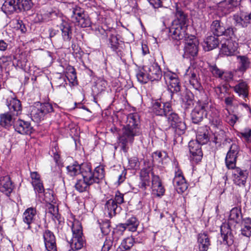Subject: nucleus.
Masks as SVG:
<instances>
[{
	"label": "nucleus",
	"instance_id": "f257e3e1",
	"mask_svg": "<svg viewBox=\"0 0 251 251\" xmlns=\"http://www.w3.org/2000/svg\"><path fill=\"white\" fill-rule=\"evenodd\" d=\"M127 124L122 128L118 138V143L121 150L127 152L129 146L134 142V137L142 134L139 117L137 113L129 114L127 117Z\"/></svg>",
	"mask_w": 251,
	"mask_h": 251
},
{
	"label": "nucleus",
	"instance_id": "f03ea898",
	"mask_svg": "<svg viewBox=\"0 0 251 251\" xmlns=\"http://www.w3.org/2000/svg\"><path fill=\"white\" fill-rule=\"evenodd\" d=\"M82 170V179L78 180L75 184V189L80 192L86 191L90 186L99 183L104 177L105 173L103 167H97L94 170L84 168Z\"/></svg>",
	"mask_w": 251,
	"mask_h": 251
},
{
	"label": "nucleus",
	"instance_id": "7ed1b4c3",
	"mask_svg": "<svg viewBox=\"0 0 251 251\" xmlns=\"http://www.w3.org/2000/svg\"><path fill=\"white\" fill-rule=\"evenodd\" d=\"M241 209L239 207H234L230 211L228 219V224H223L221 226V234L223 242L228 246H231L234 242V236L231 232L229 224H237L242 220Z\"/></svg>",
	"mask_w": 251,
	"mask_h": 251
},
{
	"label": "nucleus",
	"instance_id": "20e7f679",
	"mask_svg": "<svg viewBox=\"0 0 251 251\" xmlns=\"http://www.w3.org/2000/svg\"><path fill=\"white\" fill-rule=\"evenodd\" d=\"M71 228L73 236L69 241L71 250L74 251L80 250L85 245L81 224L78 220L74 219L72 222Z\"/></svg>",
	"mask_w": 251,
	"mask_h": 251
},
{
	"label": "nucleus",
	"instance_id": "39448f33",
	"mask_svg": "<svg viewBox=\"0 0 251 251\" xmlns=\"http://www.w3.org/2000/svg\"><path fill=\"white\" fill-rule=\"evenodd\" d=\"M203 97L199 100L195 108L191 113L192 122L195 124H198L201 122L204 116L208 115V111L210 104L209 103L208 99L204 92L202 93Z\"/></svg>",
	"mask_w": 251,
	"mask_h": 251
},
{
	"label": "nucleus",
	"instance_id": "423d86ee",
	"mask_svg": "<svg viewBox=\"0 0 251 251\" xmlns=\"http://www.w3.org/2000/svg\"><path fill=\"white\" fill-rule=\"evenodd\" d=\"M53 111V107L50 103H38L32 107L30 115L32 120L39 122L43 120L48 114Z\"/></svg>",
	"mask_w": 251,
	"mask_h": 251
},
{
	"label": "nucleus",
	"instance_id": "0eeeda50",
	"mask_svg": "<svg viewBox=\"0 0 251 251\" xmlns=\"http://www.w3.org/2000/svg\"><path fill=\"white\" fill-rule=\"evenodd\" d=\"M184 50V55L187 57H194L197 55L199 50V42L195 36L190 35L187 37L185 40Z\"/></svg>",
	"mask_w": 251,
	"mask_h": 251
},
{
	"label": "nucleus",
	"instance_id": "6e6552de",
	"mask_svg": "<svg viewBox=\"0 0 251 251\" xmlns=\"http://www.w3.org/2000/svg\"><path fill=\"white\" fill-rule=\"evenodd\" d=\"M239 152L240 148L238 145L235 143L232 144L225 158L226 166L228 169H232L236 166Z\"/></svg>",
	"mask_w": 251,
	"mask_h": 251
},
{
	"label": "nucleus",
	"instance_id": "1a4fd4ad",
	"mask_svg": "<svg viewBox=\"0 0 251 251\" xmlns=\"http://www.w3.org/2000/svg\"><path fill=\"white\" fill-rule=\"evenodd\" d=\"M209 120L211 126L213 128L220 130L221 134L224 136L225 132L223 130V122L220 117L219 112L211 104L208 111Z\"/></svg>",
	"mask_w": 251,
	"mask_h": 251
},
{
	"label": "nucleus",
	"instance_id": "9d476101",
	"mask_svg": "<svg viewBox=\"0 0 251 251\" xmlns=\"http://www.w3.org/2000/svg\"><path fill=\"white\" fill-rule=\"evenodd\" d=\"M232 170H233L232 177L233 183L240 187H245L249 176L248 171L236 166Z\"/></svg>",
	"mask_w": 251,
	"mask_h": 251
},
{
	"label": "nucleus",
	"instance_id": "9b49d317",
	"mask_svg": "<svg viewBox=\"0 0 251 251\" xmlns=\"http://www.w3.org/2000/svg\"><path fill=\"white\" fill-rule=\"evenodd\" d=\"M164 79L169 83V89L172 92L177 93L180 91L181 85L178 76L172 72H166L164 75Z\"/></svg>",
	"mask_w": 251,
	"mask_h": 251
},
{
	"label": "nucleus",
	"instance_id": "f8f14e48",
	"mask_svg": "<svg viewBox=\"0 0 251 251\" xmlns=\"http://www.w3.org/2000/svg\"><path fill=\"white\" fill-rule=\"evenodd\" d=\"M185 77L187 78L193 87L199 91L202 90V86L199 80L198 70L194 68L189 67L186 71Z\"/></svg>",
	"mask_w": 251,
	"mask_h": 251
},
{
	"label": "nucleus",
	"instance_id": "ddd939ff",
	"mask_svg": "<svg viewBox=\"0 0 251 251\" xmlns=\"http://www.w3.org/2000/svg\"><path fill=\"white\" fill-rule=\"evenodd\" d=\"M43 236L46 249L48 251H57L56 238L53 233L49 229H46Z\"/></svg>",
	"mask_w": 251,
	"mask_h": 251
},
{
	"label": "nucleus",
	"instance_id": "4468645a",
	"mask_svg": "<svg viewBox=\"0 0 251 251\" xmlns=\"http://www.w3.org/2000/svg\"><path fill=\"white\" fill-rule=\"evenodd\" d=\"M151 189L152 194L156 197H161L164 195L165 189L162 184L161 180L158 176L151 173Z\"/></svg>",
	"mask_w": 251,
	"mask_h": 251
},
{
	"label": "nucleus",
	"instance_id": "2eb2a0df",
	"mask_svg": "<svg viewBox=\"0 0 251 251\" xmlns=\"http://www.w3.org/2000/svg\"><path fill=\"white\" fill-rule=\"evenodd\" d=\"M232 19L235 25L246 27L251 23V13L240 11L233 15Z\"/></svg>",
	"mask_w": 251,
	"mask_h": 251
},
{
	"label": "nucleus",
	"instance_id": "dca6fc26",
	"mask_svg": "<svg viewBox=\"0 0 251 251\" xmlns=\"http://www.w3.org/2000/svg\"><path fill=\"white\" fill-rule=\"evenodd\" d=\"M15 130L21 134L30 135L33 131L32 126L29 122L19 119L14 124Z\"/></svg>",
	"mask_w": 251,
	"mask_h": 251
},
{
	"label": "nucleus",
	"instance_id": "f3484780",
	"mask_svg": "<svg viewBox=\"0 0 251 251\" xmlns=\"http://www.w3.org/2000/svg\"><path fill=\"white\" fill-rule=\"evenodd\" d=\"M14 185L10 176L3 174L0 176V191L8 196L12 192Z\"/></svg>",
	"mask_w": 251,
	"mask_h": 251
},
{
	"label": "nucleus",
	"instance_id": "a211bd4d",
	"mask_svg": "<svg viewBox=\"0 0 251 251\" xmlns=\"http://www.w3.org/2000/svg\"><path fill=\"white\" fill-rule=\"evenodd\" d=\"M6 105L9 111L13 113L14 115L19 116L22 113V106L21 101L16 98L8 97L6 98Z\"/></svg>",
	"mask_w": 251,
	"mask_h": 251
},
{
	"label": "nucleus",
	"instance_id": "6ab92c4d",
	"mask_svg": "<svg viewBox=\"0 0 251 251\" xmlns=\"http://www.w3.org/2000/svg\"><path fill=\"white\" fill-rule=\"evenodd\" d=\"M238 48V43L235 40H226L222 44L220 53L226 56L233 55Z\"/></svg>",
	"mask_w": 251,
	"mask_h": 251
},
{
	"label": "nucleus",
	"instance_id": "aec40b11",
	"mask_svg": "<svg viewBox=\"0 0 251 251\" xmlns=\"http://www.w3.org/2000/svg\"><path fill=\"white\" fill-rule=\"evenodd\" d=\"M187 27L184 25H178L171 28L170 29L172 37L176 40H180L184 39L185 40L189 36L186 33Z\"/></svg>",
	"mask_w": 251,
	"mask_h": 251
},
{
	"label": "nucleus",
	"instance_id": "412c9836",
	"mask_svg": "<svg viewBox=\"0 0 251 251\" xmlns=\"http://www.w3.org/2000/svg\"><path fill=\"white\" fill-rule=\"evenodd\" d=\"M84 168H87L89 170H92L91 164L90 163H83L81 165L74 163L67 167V174L71 176H75L80 174L82 175V170Z\"/></svg>",
	"mask_w": 251,
	"mask_h": 251
},
{
	"label": "nucleus",
	"instance_id": "4be33fe9",
	"mask_svg": "<svg viewBox=\"0 0 251 251\" xmlns=\"http://www.w3.org/2000/svg\"><path fill=\"white\" fill-rule=\"evenodd\" d=\"M151 81L160 80L162 77V71L159 66L156 62H153L148 66H145Z\"/></svg>",
	"mask_w": 251,
	"mask_h": 251
},
{
	"label": "nucleus",
	"instance_id": "5701e85b",
	"mask_svg": "<svg viewBox=\"0 0 251 251\" xmlns=\"http://www.w3.org/2000/svg\"><path fill=\"white\" fill-rule=\"evenodd\" d=\"M61 31L62 37L64 41L69 42L72 38V29L71 24L67 21L62 20L58 25Z\"/></svg>",
	"mask_w": 251,
	"mask_h": 251
},
{
	"label": "nucleus",
	"instance_id": "b1692460",
	"mask_svg": "<svg viewBox=\"0 0 251 251\" xmlns=\"http://www.w3.org/2000/svg\"><path fill=\"white\" fill-rule=\"evenodd\" d=\"M201 145L197 141L193 140L190 141L188 144L190 153L197 161H200L202 156Z\"/></svg>",
	"mask_w": 251,
	"mask_h": 251
},
{
	"label": "nucleus",
	"instance_id": "393cba45",
	"mask_svg": "<svg viewBox=\"0 0 251 251\" xmlns=\"http://www.w3.org/2000/svg\"><path fill=\"white\" fill-rule=\"evenodd\" d=\"M171 105L169 102L162 103L158 101L153 104V112L157 115L165 116L171 109Z\"/></svg>",
	"mask_w": 251,
	"mask_h": 251
},
{
	"label": "nucleus",
	"instance_id": "a878e982",
	"mask_svg": "<svg viewBox=\"0 0 251 251\" xmlns=\"http://www.w3.org/2000/svg\"><path fill=\"white\" fill-rule=\"evenodd\" d=\"M16 115L8 111L0 114V125L5 128H9L12 126H14Z\"/></svg>",
	"mask_w": 251,
	"mask_h": 251
},
{
	"label": "nucleus",
	"instance_id": "bb28decb",
	"mask_svg": "<svg viewBox=\"0 0 251 251\" xmlns=\"http://www.w3.org/2000/svg\"><path fill=\"white\" fill-rule=\"evenodd\" d=\"M36 215V210L33 207L26 209L23 215V221L27 225V229H31V224L33 223Z\"/></svg>",
	"mask_w": 251,
	"mask_h": 251
},
{
	"label": "nucleus",
	"instance_id": "cd10ccee",
	"mask_svg": "<svg viewBox=\"0 0 251 251\" xmlns=\"http://www.w3.org/2000/svg\"><path fill=\"white\" fill-rule=\"evenodd\" d=\"M20 0H5L1 9L6 14H11L20 8Z\"/></svg>",
	"mask_w": 251,
	"mask_h": 251
},
{
	"label": "nucleus",
	"instance_id": "c85d7f7f",
	"mask_svg": "<svg viewBox=\"0 0 251 251\" xmlns=\"http://www.w3.org/2000/svg\"><path fill=\"white\" fill-rule=\"evenodd\" d=\"M197 242L200 251H207L211 245L209 236L205 233L198 234Z\"/></svg>",
	"mask_w": 251,
	"mask_h": 251
},
{
	"label": "nucleus",
	"instance_id": "c756f323",
	"mask_svg": "<svg viewBox=\"0 0 251 251\" xmlns=\"http://www.w3.org/2000/svg\"><path fill=\"white\" fill-rule=\"evenodd\" d=\"M30 177L32 180L31 183L35 192L38 193H43L44 189L39 174L37 172H31Z\"/></svg>",
	"mask_w": 251,
	"mask_h": 251
},
{
	"label": "nucleus",
	"instance_id": "7c9ffc66",
	"mask_svg": "<svg viewBox=\"0 0 251 251\" xmlns=\"http://www.w3.org/2000/svg\"><path fill=\"white\" fill-rule=\"evenodd\" d=\"M98 29L101 34L104 35L106 37L109 36L108 44L113 51H116L118 50L119 45L118 39L117 36L112 33L109 34V31H106L102 28L100 29L99 28Z\"/></svg>",
	"mask_w": 251,
	"mask_h": 251
},
{
	"label": "nucleus",
	"instance_id": "2f4dec72",
	"mask_svg": "<svg viewBox=\"0 0 251 251\" xmlns=\"http://www.w3.org/2000/svg\"><path fill=\"white\" fill-rule=\"evenodd\" d=\"M241 0H225L219 4V8H224L222 9L223 13L225 14L230 12L234 7L238 5Z\"/></svg>",
	"mask_w": 251,
	"mask_h": 251
},
{
	"label": "nucleus",
	"instance_id": "473e14b6",
	"mask_svg": "<svg viewBox=\"0 0 251 251\" xmlns=\"http://www.w3.org/2000/svg\"><path fill=\"white\" fill-rule=\"evenodd\" d=\"M174 130L175 134V141L177 142V138H179L178 140L182 141L181 135L183 134L186 129V126L184 122L180 120L177 123L174 124L173 126H171Z\"/></svg>",
	"mask_w": 251,
	"mask_h": 251
},
{
	"label": "nucleus",
	"instance_id": "72a5a7b5",
	"mask_svg": "<svg viewBox=\"0 0 251 251\" xmlns=\"http://www.w3.org/2000/svg\"><path fill=\"white\" fill-rule=\"evenodd\" d=\"M241 232L242 235L248 237L247 242L249 241V237L251 236V219L246 218L242 220L241 222Z\"/></svg>",
	"mask_w": 251,
	"mask_h": 251
},
{
	"label": "nucleus",
	"instance_id": "f704fd0d",
	"mask_svg": "<svg viewBox=\"0 0 251 251\" xmlns=\"http://www.w3.org/2000/svg\"><path fill=\"white\" fill-rule=\"evenodd\" d=\"M118 206L114 202L113 199L108 200L104 206V211L107 212L110 217H112L116 215L118 210Z\"/></svg>",
	"mask_w": 251,
	"mask_h": 251
},
{
	"label": "nucleus",
	"instance_id": "c9c22d12",
	"mask_svg": "<svg viewBox=\"0 0 251 251\" xmlns=\"http://www.w3.org/2000/svg\"><path fill=\"white\" fill-rule=\"evenodd\" d=\"M234 90L239 96L246 98L249 94V87L246 82L242 81L234 87Z\"/></svg>",
	"mask_w": 251,
	"mask_h": 251
},
{
	"label": "nucleus",
	"instance_id": "e433bc0d",
	"mask_svg": "<svg viewBox=\"0 0 251 251\" xmlns=\"http://www.w3.org/2000/svg\"><path fill=\"white\" fill-rule=\"evenodd\" d=\"M182 104L185 108H189L194 104V95L192 92L186 91L181 96Z\"/></svg>",
	"mask_w": 251,
	"mask_h": 251
},
{
	"label": "nucleus",
	"instance_id": "4c0bfd02",
	"mask_svg": "<svg viewBox=\"0 0 251 251\" xmlns=\"http://www.w3.org/2000/svg\"><path fill=\"white\" fill-rule=\"evenodd\" d=\"M224 26L219 20H215L212 22L210 25L212 32L217 36H222L224 33Z\"/></svg>",
	"mask_w": 251,
	"mask_h": 251
},
{
	"label": "nucleus",
	"instance_id": "58836bf2",
	"mask_svg": "<svg viewBox=\"0 0 251 251\" xmlns=\"http://www.w3.org/2000/svg\"><path fill=\"white\" fill-rule=\"evenodd\" d=\"M173 183L178 193H183L188 188V185L184 177H174Z\"/></svg>",
	"mask_w": 251,
	"mask_h": 251
},
{
	"label": "nucleus",
	"instance_id": "ea45409f",
	"mask_svg": "<svg viewBox=\"0 0 251 251\" xmlns=\"http://www.w3.org/2000/svg\"><path fill=\"white\" fill-rule=\"evenodd\" d=\"M149 174L146 171H142L140 174L141 181L138 184L140 190L144 192L150 185Z\"/></svg>",
	"mask_w": 251,
	"mask_h": 251
},
{
	"label": "nucleus",
	"instance_id": "a19ab883",
	"mask_svg": "<svg viewBox=\"0 0 251 251\" xmlns=\"http://www.w3.org/2000/svg\"><path fill=\"white\" fill-rule=\"evenodd\" d=\"M136 75L138 81L142 84H145L149 80H150V76L145 66L137 71Z\"/></svg>",
	"mask_w": 251,
	"mask_h": 251
},
{
	"label": "nucleus",
	"instance_id": "79ce46f5",
	"mask_svg": "<svg viewBox=\"0 0 251 251\" xmlns=\"http://www.w3.org/2000/svg\"><path fill=\"white\" fill-rule=\"evenodd\" d=\"M168 154L166 151H156L152 153V162L158 165L163 164V161L168 158Z\"/></svg>",
	"mask_w": 251,
	"mask_h": 251
},
{
	"label": "nucleus",
	"instance_id": "37998d69",
	"mask_svg": "<svg viewBox=\"0 0 251 251\" xmlns=\"http://www.w3.org/2000/svg\"><path fill=\"white\" fill-rule=\"evenodd\" d=\"M139 224V221L135 217H131L127 220L126 223L122 224V225H124L126 229L127 228L129 231L132 232L135 231L137 230Z\"/></svg>",
	"mask_w": 251,
	"mask_h": 251
},
{
	"label": "nucleus",
	"instance_id": "c03bdc74",
	"mask_svg": "<svg viewBox=\"0 0 251 251\" xmlns=\"http://www.w3.org/2000/svg\"><path fill=\"white\" fill-rule=\"evenodd\" d=\"M125 230L126 228L124 225H122V224H120L117 226L116 228H114L112 235L110 237L117 243L119 239L123 235Z\"/></svg>",
	"mask_w": 251,
	"mask_h": 251
},
{
	"label": "nucleus",
	"instance_id": "a18cd8bd",
	"mask_svg": "<svg viewBox=\"0 0 251 251\" xmlns=\"http://www.w3.org/2000/svg\"><path fill=\"white\" fill-rule=\"evenodd\" d=\"M65 77L67 78L69 81L74 84L76 80V73L75 69L71 66H68L66 69Z\"/></svg>",
	"mask_w": 251,
	"mask_h": 251
},
{
	"label": "nucleus",
	"instance_id": "49530a36",
	"mask_svg": "<svg viewBox=\"0 0 251 251\" xmlns=\"http://www.w3.org/2000/svg\"><path fill=\"white\" fill-rule=\"evenodd\" d=\"M209 140L208 132L207 130L202 129L201 130L198 131L196 141H197L201 145H203L206 144Z\"/></svg>",
	"mask_w": 251,
	"mask_h": 251
},
{
	"label": "nucleus",
	"instance_id": "de8ad7c7",
	"mask_svg": "<svg viewBox=\"0 0 251 251\" xmlns=\"http://www.w3.org/2000/svg\"><path fill=\"white\" fill-rule=\"evenodd\" d=\"M71 13V18L75 22L85 14L84 9L77 5H75L70 9Z\"/></svg>",
	"mask_w": 251,
	"mask_h": 251
},
{
	"label": "nucleus",
	"instance_id": "09e8293b",
	"mask_svg": "<svg viewBox=\"0 0 251 251\" xmlns=\"http://www.w3.org/2000/svg\"><path fill=\"white\" fill-rule=\"evenodd\" d=\"M204 42L207 45L208 50L216 48L219 44L218 38L212 35L208 36L206 38Z\"/></svg>",
	"mask_w": 251,
	"mask_h": 251
},
{
	"label": "nucleus",
	"instance_id": "8fccbe9b",
	"mask_svg": "<svg viewBox=\"0 0 251 251\" xmlns=\"http://www.w3.org/2000/svg\"><path fill=\"white\" fill-rule=\"evenodd\" d=\"M75 22L77 23L78 26L82 28L90 27L91 25L90 19L86 13L82 15Z\"/></svg>",
	"mask_w": 251,
	"mask_h": 251
},
{
	"label": "nucleus",
	"instance_id": "3c124183",
	"mask_svg": "<svg viewBox=\"0 0 251 251\" xmlns=\"http://www.w3.org/2000/svg\"><path fill=\"white\" fill-rule=\"evenodd\" d=\"M208 68L213 77L220 79L222 77L223 70L219 68L216 64H209Z\"/></svg>",
	"mask_w": 251,
	"mask_h": 251
},
{
	"label": "nucleus",
	"instance_id": "603ef678",
	"mask_svg": "<svg viewBox=\"0 0 251 251\" xmlns=\"http://www.w3.org/2000/svg\"><path fill=\"white\" fill-rule=\"evenodd\" d=\"M168 118V121L170 125V126H173L174 124L177 123L181 120L178 117L177 114L173 112L172 106L169 112H167L166 115H165Z\"/></svg>",
	"mask_w": 251,
	"mask_h": 251
},
{
	"label": "nucleus",
	"instance_id": "864d4df0",
	"mask_svg": "<svg viewBox=\"0 0 251 251\" xmlns=\"http://www.w3.org/2000/svg\"><path fill=\"white\" fill-rule=\"evenodd\" d=\"M236 28L232 26L227 27L226 28H224V33L223 35L228 37L231 40H235L237 37L235 34Z\"/></svg>",
	"mask_w": 251,
	"mask_h": 251
},
{
	"label": "nucleus",
	"instance_id": "5fc2aeb1",
	"mask_svg": "<svg viewBox=\"0 0 251 251\" xmlns=\"http://www.w3.org/2000/svg\"><path fill=\"white\" fill-rule=\"evenodd\" d=\"M136 242L135 239L131 236L125 238L122 242L121 245L125 250H129Z\"/></svg>",
	"mask_w": 251,
	"mask_h": 251
},
{
	"label": "nucleus",
	"instance_id": "6e6d98bb",
	"mask_svg": "<svg viewBox=\"0 0 251 251\" xmlns=\"http://www.w3.org/2000/svg\"><path fill=\"white\" fill-rule=\"evenodd\" d=\"M20 8L18 10L20 11L22 10L28 11L33 6V4L31 0H22L19 1Z\"/></svg>",
	"mask_w": 251,
	"mask_h": 251
},
{
	"label": "nucleus",
	"instance_id": "4d7b16f0",
	"mask_svg": "<svg viewBox=\"0 0 251 251\" xmlns=\"http://www.w3.org/2000/svg\"><path fill=\"white\" fill-rule=\"evenodd\" d=\"M116 242L110 236L106 238L101 251H109L113 245L115 246Z\"/></svg>",
	"mask_w": 251,
	"mask_h": 251
},
{
	"label": "nucleus",
	"instance_id": "13d9d810",
	"mask_svg": "<svg viewBox=\"0 0 251 251\" xmlns=\"http://www.w3.org/2000/svg\"><path fill=\"white\" fill-rule=\"evenodd\" d=\"M238 59H239L240 64V70L242 71H245L249 67L250 61L249 58L246 56H238Z\"/></svg>",
	"mask_w": 251,
	"mask_h": 251
},
{
	"label": "nucleus",
	"instance_id": "bf43d9fd",
	"mask_svg": "<svg viewBox=\"0 0 251 251\" xmlns=\"http://www.w3.org/2000/svg\"><path fill=\"white\" fill-rule=\"evenodd\" d=\"M53 82L54 86L56 87L61 86L65 87L66 85L67 84L65 77L62 75H59V76L54 78Z\"/></svg>",
	"mask_w": 251,
	"mask_h": 251
},
{
	"label": "nucleus",
	"instance_id": "052dcab7",
	"mask_svg": "<svg viewBox=\"0 0 251 251\" xmlns=\"http://www.w3.org/2000/svg\"><path fill=\"white\" fill-rule=\"evenodd\" d=\"M12 61L10 55H3L0 57V70L6 68Z\"/></svg>",
	"mask_w": 251,
	"mask_h": 251
},
{
	"label": "nucleus",
	"instance_id": "680f3d73",
	"mask_svg": "<svg viewBox=\"0 0 251 251\" xmlns=\"http://www.w3.org/2000/svg\"><path fill=\"white\" fill-rule=\"evenodd\" d=\"M107 85V81L104 79H99L96 83L95 87L97 89L98 93H101L106 89Z\"/></svg>",
	"mask_w": 251,
	"mask_h": 251
},
{
	"label": "nucleus",
	"instance_id": "e2e57ef3",
	"mask_svg": "<svg viewBox=\"0 0 251 251\" xmlns=\"http://www.w3.org/2000/svg\"><path fill=\"white\" fill-rule=\"evenodd\" d=\"M238 136L243 138L246 141L251 142V129L246 128L243 131L238 133Z\"/></svg>",
	"mask_w": 251,
	"mask_h": 251
},
{
	"label": "nucleus",
	"instance_id": "0e129e2a",
	"mask_svg": "<svg viewBox=\"0 0 251 251\" xmlns=\"http://www.w3.org/2000/svg\"><path fill=\"white\" fill-rule=\"evenodd\" d=\"M176 16L180 22L179 25L184 24L186 21V16L184 12L178 8H176Z\"/></svg>",
	"mask_w": 251,
	"mask_h": 251
},
{
	"label": "nucleus",
	"instance_id": "69168bd1",
	"mask_svg": "<svg viewBox=\"0 0 251 251\" xmlns=\"http://www.w3.org/2000/svg\"><path fill=\"white\" fill-rule=\"evenodd\" d=\"M58 147L57 145H55L52 148L51 151L53 155V159L57 165H59L61 163L60 159V154L59 153Z\"/></svg>",
	"mask_w": 251,
	"mask_h": 251
},
{
	"label": "nucleus",
	"instance_id": "338daca9",
	"mask_svg": "<svg viewBox=\"0 0 251 251\" xmlns=\"http://www.w3.org/2000/svg\"><path fill=\"white\" fill-rule=\"evenodd\" d=\"M110 224L109 221L103 222L100 224V229L103 234H107L110 231Z\"/></svg>",
	"mask_w": 251,
	"mask_h": 251
},
{
	"label": "nucleus",
	"instance_id": "774afa93",
	"mask_svg": "<svg viewBox=\"0 0 251 251\" xmlns=\"http://www.w3.org/2000/svg\"><path fill=\"white\" fill-rule=\"evenodd\" d=\"M128 163L129 166L131 169H137L139 167L140 163L137 157H131L128 160Z\"/></svg>",
	"mask_w": 251,
	"mask_h": 251
}]
</instances>
